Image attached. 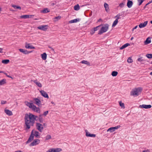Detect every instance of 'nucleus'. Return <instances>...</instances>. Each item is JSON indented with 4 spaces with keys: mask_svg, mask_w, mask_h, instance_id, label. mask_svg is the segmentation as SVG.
I'll return each instance as SVG.
<instances>
[{
    "mask_svg": "<svg viewBox=\"0 0 152 152\" xmlns=\"http://www.w3.org/2000/svg\"><path fill=\"white\" fill-rule=\"evenodd\" d=\"M37 116L29 113V114H26L24 118L25 124L26 126V129H28L30 128L31 126H33L35 120Z\"/></svg>",
    "mask_w": 152,
    "mask_h": 152,
    "instance_id": "obj_1",
    "label": "nucleus"
},
{
    "mask_svg": "<svg viewBox=\"0 0 152 152\" xmlns=\"http://www.w3.org/2000/svg\"><path fill=\"white\" fill-rule=\"evenodd\" d=\"M39 134V132L37 131H34H34L33 130L31 131L30 136L26 143H28L31 142V141L33 140L34 136L37 138H39L40 136Z\"/></svg>",
    "mask_w": 152,
    "mask_h": 152,
    "instance_id": "obj_2",
    "label": "nucleus"
},
{
    "mask_svg": "<svg viewBox=\"0 0 152 152\" xmlns=\"http://www.w3.org/2000/svg\"><path fill=\"white\" fill-rule=\"evenodd\" d=\"M142 89L140 88H135L132 89L130 93V95L134 96H138L141 93Z\"/></svg>",
    "mask_w": 152,
    "mask_h": 152,
    "instance_id": "obj_3",
    "label": "nucleus"
},
{
    "mask_svg": "<svg viewBox=\"0 0 152 152\" xmlns=\"http://www.w3.org/2000/svg\"><path fill=\"white\" fill-rule=\"evenodd\" d=\"M109 26V25L107 23L104 24L100 30L99 31L98 34H101L107 31L108 29Z\"/></svg>",
    "mask_w": 152,
    "mask_h": 152,
    "instance_id": "obj_4",
    "label": "nucleus"
},
{
    "mask_svg": "<svg viewBox=\"0 0 152 152\" xmlns=\"http://www.w3.org/2000/svg\"><path fill=\"white\" fill-rule=\"evenodd\" d=\"M37 129L40 132H42L43 130V125L40 123H37L36 124Z\"/></svg>",
    "mask_w": 152,
    "mask_h": 152,
    "instance_id": "obj_5",
    "label": "nucleus"
},
{
    "mask_svg": "<svg viewBox=\"0 0 152 152\" xmlns=\"http://www.w3.org/2000/svg\"><path fill=\"white\" fill-rule=\"evenodd\" d=\"M40 142V140L38 139H35L34 141L30 144L29 146H30L36 145L39 144Z\"/></svg>",
    "mask_w": 152,
    "mask_h": 152,
    "instance_id": "obj_6",
    "label": "nucleus"
},
{
    "mask_svg": "<svg viewBox=\"0 0 152 152\" xmlns=\"http://www.w3.org/2000/svg\"><path fill=\"white\" fill-rule=\"evenodd\" d=\"M33 102L34 104L39 106L41 105V102L40 99L37 98H34L33 99Z\"/></svg>",
    "mask_w": 152,
    "mask_h": 152,
    "instance_id": "obj_7",
    "label": "nucleus"
},
{
    "mask_svg": "<svg viewBox=\"0 0 152 152\" xmlns=\"http://www.w3.org/2000/svg\"><path fill=\"white\" fill-rule=\"evenodd\" d=\"M121 127L120 125H118L115 127H111L107 130V132H114L115 130Z\"/></svg>",
    "mask_w": 152,
    "mask_h": 152,
    "instance_id": "obj_8",
    "label": "nucleus"
},
{
    "mask_svg": "<svg viewBox=\"0 0 152 152\" xmlns=\"http://www.w3.org/2000/svg\"><path fill=\"white\" fill-rule=\"evenodd\" d=\"M48 25H41L38 26L37 28L38 29L44 31H46L48 29Z\"/></svg>",
    "mask_w": 152,
    "mask_h": 152,
    "instance_id": "obj_9",
    "label": "nucleus"
},
{
    "mask_svg": "<svg viewBox=\"0 0 152 152\" xmlns=\"http://www.w3.org/2000/svg\"><path fill=\"white\" fill-rule=\"evenodd\" d=\"M41 95L43 96L44 97L47 98V99L49 98L48 96L47 93L45 91L43 90H41L39 91Z\"/></svg>",
    "mask_w": 152,
    "mask_h": 152,
    "instance_id": "obj_10",
    "label": "nucleus"
},
{
    "mask_svg": "<svg viewBox=\"0 0 152 152\" xmlns=\"http://www.w3.org/2000/svg\"><path fill=\"white\" fill-rule=\"evenodd\" d=\"M152 106H151V105L150 104H142L141 105H140L139 106V107L140 108L145 109H149Z\"/></svg>",
    "mask_w": 152,
    "mask_h": 152,
    "instance_id": "obj_11",
    "label": "nucleus"
},
{
    "mask_svg": "<svg viewBox=\"0 0 152 152\" xmlns=\"http://www.w3.org/2000/svg\"><path fill=\"white\" fill-rule=\"evenodd\" d=\"M32 110L35 112L39 113L40 112V109L38 107H37L36 106L34 105L32 108Z\"/></svg>",
    "mask_w": 152,
    "mask_h": 152,
    "instance_id": "obj_12",
    "label": "nucleus"
},
{
    "mask_svg": "<svg viewBox=\"0 0 152 152\" xmlns=\"http://www.w3.org/2000/svg\"><path fill=\"white\" fill-rule=\"evenodd\" d=\"M19 50L20 52L25 54H27L32 52V51L28 52L26 50L23 49H19Z\"/></svg>",
    "mask_w": 152,
    "mask_h": 152,
    "instance_id": "obj_13",
    "label": "nucleus"
},
{
    "mask_svg": "<svg viewBox=\"0 0 152 152\" xmlns=\"http://www.w3.org/2000/svg\"><path fill=\"white\" fill-rule=\"evenodd\" d=\"M145 56L146 57H152V54H147L146 55L144 53L140 54L139 57H142L143 56Z\"/></svg>",
    "mask_w": 152,
    "mask_h": 152,
    "instance_id": "obj_14",
    "label": "nucleus"
},
{
    "mask_svg": "<svg viewBox=\"0 0 152 152\" xmlns=\"http://www.w3.org/2000/svg\"><path fill=\"white\" fill-rule=\"evenodd\" d=\"M148 23V21H146L144 22L143 23H140L139 26L140 28H142L145 27L147 25Z\"/></svg>",
    "mask_w": 152,
    "mask_h": 152,
    "instance_id": "obj_15",
    "label": "nucleus"
},
{
    "mask_svg": "<svg viewBox=\"0 0 152 152\" xmlns=\"http://www.w3.org/2000/svg\"><path fill=\"white\" fill-rule=\"evenodd\" d=\"M25 104L27 106L29 107L31 109H32L34 105L33 103L29 102H25Z\"/></svg>",
    "mask_w": 152,
    "mask_h": 152,
    "instance_id": "obj_16",
    "label": "nucleus"
},
{
    "mask_svg": "<svg viewBox=\"0 0 152 152\" xmlns=\"http://www.w3.org/2000/svg\"><path fill=\"white\" fill-rule=\"evenodd\" d=\"M34 16L33 15H24L21 16L20 18H22L26 19L31 18L32 16Z\"/></svg>",
    "mask_w": 152,
    "mask_h": 152,
    "instance_id": "obj_17",
    "label": "nucleus"
},
{
    "mask_svg": "<svg viewBox=\"0 0 152 152\" xmlns=\"http://www.w3.org/2000/svg\"><path fill=\"white\" fill-rule=\"evenodd\" d=\"M25 48L27 49H35V48L33 46L31 45L30 44L26 43L25 46Z\"/></svg>",
    "mask_w": 152,
    "mask_h": 152,
    "instance_id": "obj_18",
    "label": "nucleus"
},
{
    "mask_svg": "<svg viewBox=\"0 0 152 152\" xmlns=\"http://www.w3.org/2000/svg\"><path fill=\"white\" fill-rule=\"evenodd\" d=\"M32 81L39 87L41 88L42 87V84L40 82H38L37 80H33Z\"/></svg>",
    "mask_w": 152,
    "mask_h": 152,
    "instance_id": "obj_19",
    "label": "nucleus"
},
{
    "mask_svg": "<svg viewBox=\"0 0 152 152\" xmlns=\"http://www.w3.org/2000/svg\"><path fill=\"white\" fill-rule=\"evenodd\" d=\"M133 5V2L132 1L130 0H128L127 5L128 7L131 8Z\"/></svg>",
    "mask_w": 152,
    "mask_h": 152,
    "instance_id": "obj_20",
    "label": "nucleus"
},
{
    "mask_svg": "<svg viewBox=\"0 0 152 152\" xmlns=\"http://www.w3.org/2000/svg\"><path fill=\"white\" fill-rule=\"evenodd\" d=\"M104 7L105 8L106 11L107 12H109V9L108 4L106 3H105L104 4Z\"/></svg>",
    "mask_w": 152,
    "mask_h": 152,
    "instance_id": "obj_21",
    "label": "nucleus"
},
{
    "mask_svg": "<svg viewBox=\"0 0 152 152\" xmlns=\"http://www.w3.org/2000/svg\"><path fill=\"white\" fill-rule=\"evenodd\" d=\"M151 42V38L149 37L146 39V40L145 41L144 43H145V45H147V44H148L150 43Z\"/></svg>",
    "mask_w": 152,
    "mask_h": 152,
    "instance_id": "obj_22",
    "label": "nucleus"
},
{
    "mask_svg": "<svg viewBox=\"0 0 152 152\" xmlns=\"http://www.w3.org/2000/svg\"><path fill=\"white\" fill-rule=\"evenodd\" d=\"M80 63L82 64H85L87 65V66H90V64L89 62L85 60H83L80 62Z\"/></svg>",
    "mask_w": 152,
    "mask_h": 152,
    "instance_id": "obj_23",
    "label": "nucleus"
},
{
    "mask_svg": "<svg viewBox=\"0 0 152 152\" xmlns=\"http://www.w3.org/2000/svg\"><path fill=\"white\" fill-rule=\"evenodd\" d=\"M130 45V44L129 43H127L124 45H122L121 47H120V49L121 50H122L126 47H127V46H129Z\"/></svg>",
    "mask_w": 152,
    "mask_h": 152,
    "instance_id": "obj_24",
    "label": "nucleus"
},
{
    "mask_svg": "<svg viewBox=\"0 0 152 152\" xmlns=\"http://www.w3.org/2000/svg\"><path fill=\"white\" fill-rule=\"evenodd\" d=\"M80 19H75L74 20H71L69 21V22L70 23H76L78 21H79Z\"/></svg>",
    "mask_w": 152,
    "mask_h": 152,
    "instance_id": "obj_25",
    "label": "nucleus"
},
{
    "mask_svg": "<svg viewBox=\"0 0 152 152\" xmlns=\"http://www.w3.org/2000/svg\"><path fill=\"white\" fill-rule=\"evenodd\" d=\"M6 83V80L5 79L0 80V85H2Z\"/></svg>",
    "mask_w": 152,
    "mask_h": 152,
    "instance_id": "obj_26",
    "label": "nucleus"
},
{
    "mask_svg": "<svg viewBox=\"0 0 152 152\" xmlns=\"http://www.w3.org/2000/svg\"><path fill=\"white\" fill-rule=\"evenodd\" d=\"M49 12L50 11L48 10V8H46L42 10L41 11V12L44 13H47Z\"/></svg>",
    "mask_w": 152,
    "mask_h": 152,
    "instance_id": "obj_27",
    "label": "nucleus"
},
{
    "mask_svg": "<svg viewBox=\"0 0 152 152\" xmlns=\"http://www.w3.org/2000/svg\"><path fill=\"white\" fill-rule=\"evenodd\" d=\"M12 7L15 9H19L20 10H21V7L18 6H16L14 5H12Z\"/></svg>",
    "mask_w": 152,
    "mask_h": 152,
    "instance_id": "obj_28",
    "label": "nucleus"
},
{
    "mask_svg": "<svg viewBox=\"0 0 152 152\" xmlns=\"http://www.w3.org/2000/svg\"><path fill=\"white\" fill-rule=\"evenodd\" d=\"M80 6L78 4L75 5L74 7V9L75 10H78L80 9Z\"/></svg>",
    "mask_w": 152,
    "mask_h": 152,
    "instance_id": "obj_29",
    "label": "nucleus"
},
{
    "mask_svg": "<svg viewBox=\"0 0 152 152\" xmlns=\"http://www.w3.org/2000/svg\"><path fill=\"white\" fill-rule=\"evenodd\" d=\"M118 72L117 71H113L112 72L111 75L113 76H116L118 75Z\"/></svg>",
    "mask_w": 152,
    "mask_h": 152,
    "instance_id": "obj_30",
    "label": "nucleus"
},
{
    "mask_svg": "<svg viewBox=\"0 0 152 152\" xmlns=\"http://www.w3.org/2000/svg\"><path fill=\"white\" fill-rule=\"evenodd\" d=\"M118 21L117 20V19H115V20L114 21L112 24V26L113 27L115 26L118 23Z\"/></svg>",
    "mask_w": 152,
    "mask_h": 152,
    "instance_id": "obj_31",
    "label": "nucleus"
},
{
    "mask_svg": "<svg viewBox=\"0 0 152 152\" xmlns=\"http://www.w3.org/2000/svg\"><path fill=\"white\" fill-rule=\"evenodd\" d=\"M127 61L128 63H131L133 62V60L132 59V58H128Z\"/></svg>",
    "mask_w": 152,
    "mask_h": 152,
    "instance_id": "obj_32",
    "label": "nucleus"
},
{
    "mask_svg": "<svg viewBox=\"0 0 152 152\" xmlns=\"http://www.w3.org/2000/svg\"><path fill=\"white\" fill-rule=\"evenodd\" d=\"M51 138V137L50 134H48L45 137L46 140H48Z\"/></svg>",
    "mask_w": 152,
    "mask_h": 152,
    "instance_id": "obj_33",
    "label": "nucleus"
},
{
    "mask_svg": "<svg viewBox=\"0 0 152 152\" xmlns=\"http://www.w3.org/2000/svg\"><path fill=\"white\" fill-rule=\"evenodd\" d=\"M10 61L9 60L7 59V60H3L2 61V63L4 64H7Z\"/></svg>",
    "mask_w": 152,
    "mask_h": 152,
    "instance_id": "obj_34",
    "label": "nucleus"
},
{
    "mask_svg": "<svg viewBox=\"0 0 152 152\" xmlns=\"http://www.w3.org/2000/svg\"><path fill=\"white\" fill-rule=\"evenodd\" d=\"M145 0H137L138 2V5L140 6Z\"/></svg>",
    "mask_w": 152,
    "mask_h": 152,
    "instance_id": "obj_35",
    "label": "nucleus"
},
{
    "mask_svg": "<svg viewBox=\"0 0 152 152\" xmlns=\"http://www.w3.org/2000/svg\"><path fill=\"white\" fill-rule=\"evenodd\" d=\"M62 151V149L60 148H54L55 152H60Z\"/></svg>",
    "mask_w": 152,
    "mask_h": 152,
    "instance_id": "obj_36",
    "label": "nucleus"
},
{
    "mask_svg": "<svg viewBox=\"0 0 152 152\" xmlns=\"http://www.w3.org/2000/svg\"><path fill=\"white\" fill-rule=\"evenodd\" d=\"M119 104L120 106L122 108H125L124 105V103H122L121 102H119Z\"/></svg>",
    "mask_w": 152,
    "mask_h": 152,
    "instance_id": "obj_37",
    "label": "nucleus"
},
{
    "mask_svg": "<svg viewBox=\"0 0 152 152\" xmlns=\"http://www.w3.org/2000/svg\"><path fill=\"white\" fill-rule=\"evenodd\" d=\"M42 115H40L39 116V119L40 123H42L43 121V119L41 116Z\"/></svg>",
    "mask_w": 152,
    "mask_h": 152,
    "instance_id": "obj_38",
    "label": "nucleus"
},
{
    "mask_svg": "<svg viewBox=\"0 0 152 152\" xmlns=\"http://www.w3.org/2000/svg\"><path fill=\"white\" fill-rule=\"evenodd\" d=\"M46 152H55L54 148H52L46 151Z\"/></svg>",
    "mask_w": 152,
    "mask_h": 152,
    "instance_id": "obj_39",
    "label": "nucleus"
},
{
    "mask_svg": "<svg viewBox=\"0 0 152 152\" xmlns=\"http://www.w3.org/2000/svg\"><path fill=\"white\" fill-rule=\"evenodd\" d=\"M103 25L102 24H101L100 25H99L95 27L94 28V30L95 31H97L98 30V28L100 27L101 26Z\"/></svg>",
    "mask_w": 152,
    "mask_h": 152,
    "instance_id": "obj_40",
    "label": "nucleus"
},
{
    "mask_svg": "<svg viewBox=\"0 0 152 152\" xmlns=\"http://www.w3.org/2000/svg\"><path fill=\"white\" fill-rule=\"evenodd\" d=\"M85 132L86 136L87 137H89L88 135L90 134H91L87 130H85Z\"/></svg>",
    "mask_w": 152,
    "mask_h": 152,
    "instance_id": "obj_41",
    "label": "nucleus"
},
{
    "mask_svg": "<svg viewBox=\"0 0 152 152\" xmlns=\"http://www.w3.org/2000/svg\"><path fill=\"white\" fill-rule=\"evenodd\" d=\"M4 112L8 115H10V110L8 109H5L4 110Z\"/></svg>",
    "mask_w": 152,
    "mask_h": 152,
    "instance_id": "obj_42",
    "label": "nucleus"
},
{
    "mask_svg": "<svg viewBox=\"0 0 152 152\" xmlns=\"http://www.w3.org/2000/svg\"><path fill=\"white\" fill-rule=\"evenodd\" d=\"M47 55L45 53H44L41 54V57H47Z\"/></svg>",
    "mask_w": 152,
    "mask_h": 152,
    "instance_id": "obj_43",
    "label": "nucleus"
},
{
    "mask_svg": "<svg viewBox=\"0 0 152 152\" xmlns=\"http://www.w3.org/2000/svg\"><path fill=\"white\" fill-rule=\"evenodd\" d=\"M89 137H96V134H90L88 135Z\"/></svg>",
    "mask_w": 152,
    "mask_h": 152,
    "instance_id": "obj_44",
    "label": "nucleus"
},
{
    "mask_svg": "<svg viewBox=\"0 0 152 152\" xmlns=\"http://www.w3.org/2000/svg\"><path fill=\"white\" fill-rule=\"evenodd\" d=\"M120 14H118V15H117L115 16V17L116 18H117L116 19H117V20H118V19L120 18Z\"/></svg>",
    "mask_w": 152,
    "mask_h": 152,
    "instance_id": "obj_45",
    "label": "nucleus"
},
{
    "mask_svg": "<svg viewBox=\"0 0 152 152\" xmlns=\"http://www.w3.org/2000/svg\"><path fill=\"white\" fill-rule=\"evenodd\" d=\"M7 103L6 101L2 100L1 102V104H4Z\"/></svg>",
    "mask_w": 152,
    "mask_h": 152,
    "instance_id": "obj_46",
    "label": "nucleus"
},
{
    "mask_svg": "<svg viewBox=\"0 0 152 152\" xmlns=\"http://www.w3.org/2000/svg\"><path fill=\"white\" fill-rule=\"evenodd\" d=\"M48 111H46L43 114V115L45 116H46L48 114Z\"/></svg>",
    "mask_w": 152,
    "mask_h": 152,
    "instance_id": "obj_47",
    "label": "nucleus"
},
{
    "mask_svg": "<svg viewBox=\"0 0 152 152\" xmlns=\"http://www.w3.org/2000/svg\"><path fill=\"white\" fill-rule=\"evenodd\" d=\"M124 5V4L123 3H121L119 4V6L121 7H123Z\"/></svg>",
    "mask_w": 152,
    "mask_h": 152,
    "instance_id": "obj_48",
    "label": "nucleus"
},
{
    "mask_svg": "<svg viewBox=\"0 0 152 152\" xmlns=\"http://www.w3.org/2000/svg\"><path fill=\"white\" fill-rule=\"evenodd\" d=\"M61 18V17L60 16H58L55 17V19H57V20H59V19H60Z\"/></svg>",
    "mask_w": 152,
    "mask_h": 152,
    "instance_id": "obj_49",
    "label": "nucleus"
},
{
    "mask_svg": "<svg viewBox=\"0 0 152 152\" xmlns=\"http://www.w3.org/2000/svg\"><path fill=\"white\" fill-rule=\"evenodd\" d=\"M150 152V150H148V149L144 150L142 151V152Z\"/></svg>",
    "mask_w": 152,
    "mask_h": 152,
    "instance_id": "obj_50",
    "label": "nucleus"
},
{
    "mask_svg": "<svg viewBox=\"0 0 152 152\" xmlns=\"http://www.w3.org/2000/svg\"><path fill=\"white\" fill-rule=\"evenodd\" d=\"M142 58H139L138 59H137V60L138 61H142Z\"/></svg>",
    "mask_w": 152,
    "mask_h": 152,
    "instance_id": "obj_51",
    "label": "nucleus"
},
{
    "mask_svg": "<svg viewBox=\"0 0 152 152\" xmlns=\"http://www.w3.org/2000/svg\"><path fill=\"white\" fill-rule=\"evenodd\" d=\"M103 22V20L101 18L99 19L97 21V22Z\"/></svg>",
    "mask_w": 152,
    "mask_h": 152,
    "instance_id": "obj_52",
    "label": "nucleus"
},
{
    "mask_svg": "<svg viewBox=\"0 0 152 152\" xmlns=\"http://www.w3.org/2000/svg\"><path fill=\"white\" fill-rule=\"evenodd\" d=\"M4 73L5 75L7 77H10V75H8L7 74L6 72H4Z\"/></svg>",
    "mask_w": 152,
    "mask_h": 152,
    "instance_id": "obj_53",
    "label": "nucleus"
},
{
    "mask_svg": "<svg viewBox=\"0 0 152 152\" xmlns=\"http://www.w3.org/2000/svg\"><path fill=\"white\" fill-rule=\"evenodd\" d=\"M151 3H152V0H151V1H149L148 3H147L146 4V5H148Z\"/></svg>",
    "mask_w": 152,
    "mask_h": 152,
    "instance_id": "obj_54",
    "label": "nucleus"
},
{
    "mask_svg": "<svg viewBox=\"0 0 152 152\" xmlns=\"http://www.w3.org/2000/svg\"><path fill=\"white\" fill-rule=\"evenodd\" d=\"M95 31L94 30H92L91 33V34H93L94 33Z\"/></svg>",
    "mask_w": 152,
    "mask_h": 152,
    "instance_id": "obj_55",
    "label": "nucleus"
},
{
    "mask_svg": "<svg viewBox=\"0 0 152 152\" xmlns=\"http://www.w3.org/2000/svg\"><path fill=\"white\" fill-rule=\"evenodd\" d=\"M137 26H135L134 28L133 29H132V30H134V29H136L137 28Z\"/></svg>",
    "mask_w": 152,
    "mask_h": 152,
    "instance_id": "obj_56",
    "label": "nucleus"
},
{
    "mask_svg": "<svg viewBox=\"0 0 152 152\" xmlns=\"http://www.w3.org/2000/svg\"><path fill=\"white\" fill-rule=\"evenodd\" d=\"M2 48H0V53H2Z\"/></svg>",
    "mask_w": 152,
    "mask_h": 152,
    "instance_id": "obj_57",
    "label": "nucleus"
},
{
    "mask_svg": "<svg viewBox=\"0 0 152 152\" xmlns=\"http://www.w3.org/2000/svg\"><path fill=\"white\" fill-rule=\"evenodd\" d=\"M48 47L49 48H50L51 50H53V49L51 47L49 46Z\"/></svg>",
    "mask_w": 152,
    "mask_h": 152,
    "instance_id": "obj_58",
    "label": "nucleus"
},
{
    "mask_svg": "<svg viewBox=\"0 0 152 152\" xmlns=\"http://www.w3.org/2000/svg\"><path fill=\"white\" fill-rule=\"evenodd\" d=\"M42 58L43 60H45L47 58Z\"/></svg>",
    "mask_w": 152,
    "mask_h": 152,
    "instance_id": "obj_59",
    "label": "nucleus"
},
{
    "mask_svg": "<svg viewBox=\"0 0 152 152\" xmlns=\"http://www.w3.org/2000/svg\"><path fill=\"white\" fill-rule=\"evenodd\" d=\"M12 115L13 114H12V112L10 111V116Z\"/></svg>",
    "mask_w": 152,
    "mask_h": 152,
    "instance_id": "obj_60",
    "label": "nucleus"
},
{
    "mask_svg": "<svg viewBox=\"0 0 152 152\" xmlns=\"http://www.w3.org/2000/svg\"><path fill=\"white\" fill-rule=\"evenodd\" d=\"M147 5H146V4L145 5V6L143 8H144V9H145V8H146V7L147 6Z\"/></svg>",
    "mask_w": 152,
    "mask_h": 152,
    "instance_id": "obj_61",
    "label": "nucleus"
},
{
    "mask_svg": "<svg viewBox=\"0 0 152 152\" xmlns=\"http://www.w3.org/2000/svg\"><path fill=\"white\" fill-rule=\"evenodd\" d=\"M51 103L52 104H54V102L53 101L51 102Z\"/></svg>",
    "mask_w": 152,
    "mask_h": 152,
    "instance_id": "obj_62",
    "label": "nucleus"
},
{
    "mask_svg": "<svg viewBox=\"0 0 152 152\" xmlns=\"http://www.w3.org/2000/svg\"><path fill=\"white\" fill-rule=\"evenodd\" d=\"M4 72L3 71H0V73H4Z\"/></svg>",
    "mask_w": 152,
    "mask_h": 152,
    "instance_id": "obj_63",
    "label": "nucleus"
},
{
    "mask_svg": "<svg viewBox=\"0 0 152 152\" xmlns=\"http://www.w3.org/2000/svg\"><path fill=\"white\" fill-rule=\"evenodd\" d=\"M150 75H152V72H150Z\"/></svg>",
    "mask_w": 152,
    "mask_h": 152,
    "instance_id": "obj_64",
    "label": "nucleus"
}]
</instances>
